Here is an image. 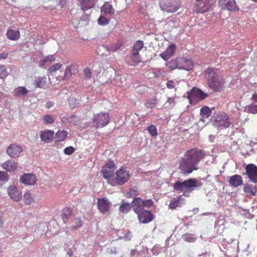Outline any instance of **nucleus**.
Here are the masks:
<instances>
[{
    "mask_svg": "<svg viewBox=\"0 0 257 257\" xmlns=\"http://www.w3.org/2000/svg\"><path fill=\"white\" fill-rule=\"evenodd\" d=\"M205 155L204 151L197 148L187 150L181 158L179 169L184 175L189 174L193 171L197 170V164Z\"/></svg>",
    "mask_w": 257,
    "mask_h": 257,
    "instance_id": "1",
    "label": "nucleus"
},
{
    "mask_svg": "<svg viewBox=\"0 0 257 257\" xmlns=\"http://www.w3.org/2000/svg\"><path fill=\"white\" fill-rule=\"evenodd\" d=\"M204 75L209 87L215 92H219L223 89L225 80L219 70L209 67L205 71Z\"/></svg>",
    "mask_w": 257,
    "mask_h": 257,
    "instance_id": "2",
    "label": "nucleus"
},
{
    "mask_svg": "<svg viewBox=\"0 0 257 257\" xmlns=\"http://www.w3.org/2000/svg\"><path fill=\"white\" fill-rule=\"evenodd\" d=\"M203 185L202 182L198 181L196 179L190 178L183 182L177 181L173 184L174 190L177 191H183V195L188 197L190 193Z\"/></svg>",
    "mask_w": 257,
    "mask_h": 257,
    "instance_id": "3",
    "label": "nucleus"
},
{
    "mask_svg": "<svg viewBox=\"0 0 257 257\" xmlns=\"http://www.w3.org/2000/svg\"><path fill=\"white\" fill-rule=\"evenodd\" d=\"M211 121L213 122L214 126L221 128L229 127L232 123L228 115L222 112L214 114Z\"/></svg>",
    "mask_w": 257,
    "mask_h": 257,
    "instance_id": "4",
    "label": "nucleus"
},
{
    "mask_svg": "<svg viewBox=\"0 0 257 257\" xmlns=\"http://www.w3.org/2000/svg\"><path fill=\"white\" fill-rule=\"evenodd\" d=\"M144 46V43L142 41H137L133 45L130 56L132 61L130 62V66H136L138 65L142 60L139 54V51L142 49Z\"/></svg>",
    "mask_w": 257,
    "mask_h": 257,
    "instance_id": "5",
    "label": "nucleus"
},
{
    "mask_svg": "<svg viewBox=\"0 0 257 257\" xmlns=\"http://www.w3.org/2000/svg\"><path fill=\"white\" fill-rule=\"evenodd\" d=\"M160 6L162 10L174 13L181 7L180 0H160Z\"/></svg>",
    "mask_w": 257,
    "mask_h": 257,
    "instance_id": "6",
    "label": "nucleus"
},
{
    "mask_svg": "<svg viewBox=\"0 0 257 257\" xmlns=\"http://www.w3.org/2000/svg\"><path fill=\"white\" fill-rule=\"evenodd\" d=\"M109 119L108 113H99L92 119L93 126L96 128L103 127L109 123Z\"/></svg>",
    "mask_w": 257,
    "mask_h": 257,
    "instance_id": "7",
    "label": "nucleus"
},
{
    "mask_svg": "<svg viewBox=\"0 0 257 257\" xmlns=\"http://www.w3.org/2000/svg\"><path fill=\"white\" fill-rule=\"evenodd\" d=\"M218 4L222 9L229 12H236L239 11L235 0H218Z\"/></svg>",
    "mask_w": 257,
    "mask_h": 257,
    "instance_id": "8",
    "label": "nucleus"
},
{
    "mask_svg": "<svg viewBox=\"0 0 257 257\" xmlns=\"http://www.w3.org/2000/svg\"><path fill=\"white\" fill-rule=\"evenodd\" d=\"M130 174L128 171L120 168L116 172V176L115 177V183L118 185H122L130 178Z\"/></svg>",
    "mask_w": 257,
    "mask_h": 257,
    "instance_id": "9",
    "label": "nucleus"
},
{
    "mask_svg": "<svg viewBox=\"0 0 257 257\" xmlns=\"http://www.w3.org/2000/svg\"><path fill=\"white\" fill-rule=\"evenodd\" d=\"M187 98L189 100L190 103L191 100L194 97H197L200 100L204 99L208 97V94L204 93L197 88L194 87L191 90L187 93Z\"/></svg>",
    "mask_w": 257,
    "mask_h": 257,
    "instance_id": "10",
    "label": "nucleus"
},
{
    "mask_svg": "<svg viewBox=\"0 0 257 257\" xmlns=\"http://www.w3.org/2000/svg\"><path fill=\"white\" fill-rule=\"evenodd\" d=\"M246 173L250 181L257 183V166L253 164L247 165L245 168Z\"/></svg>",
    "mask_w": 257,
    "mask_h": 257,
    "instance_id": "11",
    "label": "nucleus"
},
{
    "mask_svg": "<svg viewBox=\"0 0 257 257\" xmlns=\"http://www.w3.org/2000/svg\"><path fill=\"white\" fill-rule=\"evenodd\" d=\"M137 214L139 221L142 223H148L154 219L153 214L147 210H144Z\"/></svg>",
    "mask_w": 257,
    "mask_h": 257,
    "instance_id": "12",
    "label": "nucleus"
},
{
    "mask_svg": "<svg viewBox=\"0 0 257 257\" xmlns=\"http://www.w3.org/2000/svg\"><path fill=\"white\" fill-rule=\"evenodd\" d=\"M22 151V147L16 144H12L8 147L7 150V154L11 158L19 157Z\"/></svg>",
    "mask_w": 257,
    "mask_h": 257,
    "instance_id": "13",
    "label": "nucleus"
},
{
    "mask_svg": "<svg viewBox=\"0 0 257 257\" xmlns=\"http://www.w3.org/2000/svg\"><path fill=\"white\" fill-rule=\"evenodd\" d=\"M98 209L100 212L105 214L108 212L110 206V202L105 197L97 199Z\"/></svg>",
    "mask_w": 257,
    "mask_h": 257,
    "instance_id": "14",
    "label": "nucleus"
},
{
    "mask_svg": "<svg viewBox=\"0 0 257 257\" xmlns=\"http://www.w3.org/2000/svg\"><path fill=\"white\" fill-rule=\"evenodd\" d=\"M132 207L136 214L144 210V200L140 197H134L132 202Z\"/></svg>",
    "mask_w": 257,
    "mask_h": 257,
    "instance_id": "15",
    "label": "nucleus"
},
{
    "mask_svg": "<svg viewBox=\"0 0 257 257\" xmlns=\"http://www.w3.org/2000/svg\"><path fill=\"white\" fill-rule=\"evenodd\" d=\"M20 181L26 185H34L37 181V178L33 174L25 173L21 176Z\"/></svg>",
    "mask_w": 257,
    "mask_h": 257,
    "instance_id": "16",
    "label": "nucleus"
},
{
    "mask_svg": "<svg viewBox=\"0 0 257 257\" xmlns=\"http://www.w3.org/2000/svg\"><path fill=\"white\" fill-rule=\"evenodd\" d=\"M8 193L10 198L14 201L19 202L22 198L21 193L15 186H10L8 188Z\"/></svg>",
    "mask_w": 257,
    "mask_h": 257,
    "instance_id": "17",
    "label": "nucleus"
},
{
    "mask_svg": "<svg viewBox=\"0 0 257 257\" xmlns=\"http://www.w3.org/2000/svg\"><path fill=\"white\" fill-rule=\"evenodd\" d=\"M54 132L53 131L46 130L41 132L40 138L42 142L47 143L52 141L54 139Z\"/></svg>",
    "mask_w": 257,
    "mask_h": 257,
    "instance_id": "18",
    "label": "nucleus"
},
{
    "mask_svg": "<svg viewBox=\"0 0 257 257\" xmlns=\"http://www.w3.org/2000/svg\"><path fill=\"white\" fill-rule=\"evenodd\" d=\"M175 51L176 46L174 44H172L169 46L166 50L160 54V55L163 60L167 61L173 55Z\"/></svg>",
    "mask_w": 257,
    "mask_h": 257,
    "instance_id": "19",
    "label": "nucleus"
},
{
    "mask_svg": "<svg viewBox=\"0 0 257 257\" xmlns=\"http://www.w3.org/2000/svg\"><path fill=\"white\" fill-rule=\"evenodd\" d=\"M229 184L230 186L236 188L242 184V178L239 175H234L229 177Z\"/></svg>",
    "mask_w": 257,
    "mask_h": 257,
    "instance_id": "20",
    "label": "nucleus"
},
{
    "mask_svg": "<svg viewBox=\"0 0 257 257\" xmlns=\"http://www.w3.org/2000/svg\"><path fill=\"white\" fill-rule=\"evenodd\" d=\"M185 199L182 198V196H179L174 201H171L169 204V208L171 209H175L177 207L182 206L185 203Z\"/></svg>",
    "mask_w": 257,
    "mask_h": 257,
    "instance_id": "21",
    "label": "nucleus"
},
{
    "mask_svg": "<svg viewBox=\"0 0 257 257\" xmlns=\"http://www.w3.org/2000/svg\"><path fill=\"white\" fill-rule=\"evenodd\" d=\"M182 61V58H177L167 62L166 66L171 70H174L176 68L181 69V62Z\"/></svg>",
    "mask_w": 257,
    "mask_h": 257,
    "instance_id": "22",
    "label": "nucleus"
},
{
    "mask_svg": "<svg viewBox=\"0 0 257 257\" xmlns=\"http://www.w3.org/2000/svg\"><path fill=\"white\" fill-rule=\"evenodd\" d=\"M2 167L8 172H11L14 171L17 169L18 167V164L14 161L10 160L4 163L2 165Z\"/></svg>",
    "mask_w": 257,
    "mask_h": 257,
    "instance_id": "23",
    "label": "nucleus"
},
{
    "mask_svg": "<svg viewBox=\"0 0 257 257\" xmlns=\"http://www.w3.org/2000/svg\"><path fill=\"white\" fill-rule=\"evenodd\" d=\"M182 60L181 62V69L189 71L193 68L194 64L191 60L182 58Z\"/></svg>",
    "mask_w": 257,
    "mask_h": 257,
    "instance_id": "24",
    "label": "nucleus"
},
{
    "mask_svg": "<svg viewBox=\"0 0 257 257\" xmlns=\"http://www.w3.org/2000/svg\"><path fill=\"white\" fill-rule=\"evenodd\" d=\"M80 3L81 9L86 11L93 8L94 6L93 0H78Z\"/></svg>",
    "mask_w": 257,
    "mask_h": 257,
    "instance_id": "25",
    "label": "nucleus"
},
{
    "mask_svg": "<svg viewBox=\"0 0 257 257\" xmlns=\"http://www.w3.org/2000/svg\"><path fill=\"white\" fill-rule=\"evenodd\" d=\"M243 191L246 193L254 196L256 193V188L254 185L246 184L244 185Z\"/></svg>",
    "mask_w": 257,
    "mask_h": 257,
    "instance_id": "26",
    "label": "nucleus"
},
{
    "mask_svg": "<svg viewBox=\"0 0 257 257\" xmlns=\"http://www.w3.org/2000/svg\"><path fill=\"white\" fill-rule=\"evenodd\" d=\"M101 11L105 14H109L112 15L114 14V10L112 6L108 3H105L103 6L101 7Z\"/></svg>",
    "mask_w": 257,
    "mask_h": 257,
    "instance_id": "27",
    "label": "nucleus"
},
{
    "mask_svg": "<svg viewBox=\"0 0 257 257\" xmlns=\"http://www.w3.org/2000/svg\"><path fill=\"white\" fill-rule=\"evenodd\" d=\"M7 35L10 40H17L20 37V33L18 31L9 30L7 31Z\"/></svg>",
    "mask_w": 257,
    "mask_h": 257,
    "instance_id": "28",
    "label": "nucleus"
},
{
    "mask_svg": "<svg viewBox=\"0 0 257 257\" xmlns=\"http://www.w3.org/2000/svg\"><path fill=\"white\" fill-rule=\"evenodd\" d=\"M46 78L44 77H36L34 80V84L37 87L43 88L46 85Z\"/></svg>",
    "mask_w": 257,
    "mask_h": 257,
    "instance_id": "29",
    "label": "nucleus"
},
{
    "mask_svg": "<svg viewBox=\"0 0 257 257\" xmlns=\"http://www.w3.org/2000/svg\"><path fill=\"white\" fill-rule=\"evenodd\" d=\"M215 2V0H203V5L201 8V12L204 13L208 11Z\"/></svg>",
    "mask_w": 257,
    "mask_h": 257,
    "instance_id": "30",
    "label": "nucleus"
},
{
    "mask_svg": "<svg viewBox=\"0 0 257 257\" xmlns=\"http://www.w3.org/2000/svg\"><path fill=\"white\" fill-rule=\"evenodd\" d=\"M67 134L66 131H59L55 135V141L59 142L64 141L67 136Z\"/></svg>",
    "mask_w": 257,
    "mask_h": 257,
    "instance_id": "31",
    "label": "nucleus"
},
{
    "mask_svg": "<svg viewBox=\"0 0 257 257\" xmlns=\"http://www.w3.org/2000/svg\"><path fill=\"white\" fill-rule=\"evenodd\" d=\"M72 215V209L70 208H65L62 210L61 217L64 223L66 222V219L70 217Z\"/></svg>",
    "mask_w": 257,
    "mask_h": 257,
    "instance_id": "32",
    "label": "nucleus"
},
{
    "mask_svg": "<svg viewBox=\"0 0 257 257\" xmlns=\"http://www.w3.org/2000/svg\"><path fill=\"white\" fill-rule=\"evenodd\" d=\"M132 208V203L130 204L128 203L124 202L122 203L120 205L119 210L122 213H127L131 210Z\"/></svg>",
    "mask_w": 257,
    "mask_h": 257,
    "instance_id": "33",
    "label": "nucleus"
},
{
    "mask_svg": "<svg viewBox=\"0 0 257 257\" xmlns=\"http://www.w3.org/2000/svg\"><path fill=\"white\" fill-rule=\"evenodd\" d=\"M211 114V111L207 106H204L200 109V115L203 118H208Z\"/></svg>",
    "mask_w": 257,
    "mask_h": 257,
    "instance_id": "34",
    "label": "nucleus"
},
{
    "mask_svg": "<svg viewBox=\"0 0 257 257\" xmlns=\"http://www.w3.org/2000/svg\"><path fill=\"white\" fill-rule=\"evenodd\" d=\"M114 171L113 170L103 168L101 170L103 177L106 180H108L113 176Z\"/></svg>",
    "mask_w": 257,
    "mask_h": 257,
    "instance_id": "35",
    "label": "nucleus"
},
{
    "mask_svg": "<svg viewBox=\"0 0 257 257\" xmlns=\"http://www.w3.org/2000/svg\"><path fill=\"white\" fill-rule=\"evenodd\" d=\"M139 194L138 188L134 186L128 192L125 194V196L127 198L136 197Z\"/></svg>",
    "mask_w": 257,
    "mask_h": 257,
    "instance_id": "36",
    "label": "nucleus"
},
{
    "mask_svg": "<svg viewBox=\"0 0 257 257\" xmlns=\"http://www.w3.org/2000/svg\"><path fill=\"white\" fill-rule=\"evenodd\" d=\"M72 74H74L73 73L71 70V69L70 67L67 66L65 69V73H64V76L63 77L62 76H58V79L59 80H66L69 79Z\"/></svg>",
    "mask_w": 257,
    "mask_h": 257,
    "instance_id": "37",
    "label": "nucleus"
},
{
    "mask_svg": "<svg viewBox=\"0 0 257 257\" xmlns=\"http://www.w3.org/2000/svg\"><path fill=\"white\" fill-rule=\"evenodd\" d=\"M15 92L18 96L21 97L26 95L28 91L25 87H19L15 89Z\"/></svg>",
    "mask_w": 257,
    "mask_h": 257,
    "instance_id": "38",
    "label": "nucleus"
},
{
    "mask_svg": "<svg viewBox=\"0 0 257 257\" xmlns=\"http://www.w3.org/2000/svg\"><path fill=\"white\" fill-rule=\"evenodd\" d=\"M147 131L152 137H156L158 135V132L155 125L151 124L147 128Z\"/></svg>",
    "mask_w": 257,
    "mask_h": 257,
    "instance_id": "39",
    "label": "nucleus"
},
{
    "mask_svg": "<svg viewBox=\"0 0 257 257\" xmlns=\"http://www.w3.org/2000/svg\"><path fill=\"white\" fill-rule=\"evenodd\" d=\"M25 202L27 205H30L34 202V199L31 194L29 192H26L24 195Z\"/></svg>",
    "mask_w": 257,
    "mask_h": 257,
    "instance_id": "40",
    "label": "nucleus"
},
{
    "mask_svg": "<svg viewBox=\"0 0 257 257\" xmlns=\"http://www.w3.org/2000/svg\"><path fill=\"white\" fill-rule=\"evenodd\" d=\"M9 72L6 66L0 65V79H5L8 76Z\"/></svg>",
    "mask_w": 257,
    "mask_h": 257,
    "instance_id": "41",
    "label": "nucleus"
},
{
    "mask_svg": "<svg viewBox=\"0 0 257 257\" xmlns=\"http://www.w3.org/2000/svg\"><path fill=\"white\" fill-rule=\"evenodd\" d=\"M61 67V65L59 63H56L51 66L49 69L48 71L51 75H53L56 71L59 70Z\"/></svg>",
    "mask_w": 257,
    "mask_h": 257,
    "instance_id": "42",
    "label": "nucleus"
},
{
    "mask_svg": "<svg viewBox=\"0 0 257 257\" xmlns=\"http://www.w3.org/2000/svg\"><path fill=\"white\" fill-rule=\"evenodd\" d=\"M45 124H51L54 122V119L51 115L46 114L43 116Z\"/></svg>",
    "mask_w": 257,
    "mask_h": 257,
    "instance_id": "43",
    "label": "nucleus"
},
{
    "mask_svg": "<svg viewBox=\"0 0 257 257\" xmlns=\"http://www.w3.org/2000/svg\"><path fill=\"white\" fill-rule=\"evenodd\" d=\"M122 44L120 43L111 44L109 46V50L112 51H117L120 49Z\"/></svg>",
    "mask_w": 257,
    "mask_h": 257,
    "instance_id": "44",
    "label": "nucleus"
},
{
    "mask_svg": "<svg viewBox=\"0 0 257 257\" xmlns=\"http://www.w3.org/2000/svg\"><path fill=\"white\" fill-rule=\"evenodd\" d=\"M103 168L105 169H109L113 171L116 169L115 165L112 161H109L108 163H106Z\"/></svg>",
    "mask_w": 257,
    "mask_h": 257,
    "instance_id": "45",
    "label": "nucleus"
},
{
    "mask_svg": "<svg viewBox=\"0 0 257 257\" xmlns=\"http://www.w3.org/2000/svg\"><path fill=\"white\" fill-rule=\"evenodd\" d=\"M9 180V176L7 172L0 171V182H6Z\"/></svg>",
    "mask_w": 257,
    "mask_h": 257,
    "instance_id": "46",
    "label": "nucleus"
},
{
    "mask_svg": "<svg viewBox=\"0 0 257 257\" xmlns=\"http://www.w3.org/2000/svg\"><path fill=\"white\" fill-rule=\"evenodd\" d=\"M247 110L248 112L251 113H257V105L251 104L248 105L247 107Z\"/></svg>",
    "mask_w": 257,
    "mask_h": 257,
    "instance_id": "47",
    "label": "nucleus"
},
{
    "mask_svg": "<svg viewBox=\"0 0 257 257\" xmlns=\"http://www.w3.org/2000/svg\"><path fill=\"white\" fill-rule=\"evenodd\" d=\"M132 237V233L130 230H127L125 233H124L123 236H120V239L123 238L126 241H130Z\"/></svg>",
    "mask_w": 257,
    "mask_h": 257,
    "instance_id": "48",
    "label": "nucleus"
},
{
    "mask_svg": "<svg viewBox=\"0 0 257 257\" xmlns=\"http://www.w3.org/2000/svg\"><path fill=\"white\" fill-rule=\"evenodd\" d=\"M109 23V20L103 16H100L98 19V23L100 25H106Z\"/></svg>",
    "mask_w": 257,
    "mask_h": 257,
    "instance_id": "49",
    "label": "nucleus"
},
{
    "mask_svg": "<svg viewBox=\"0 0 257 257\" xmlns=\"http://www.w3.org/2000/svg\"><path fill=\"white\" fill-rule=\"evenodd\" d=\"M74 151L75 149L72 146L66 147L64 150V154L67 155H72L74 152Z\"/></svg>",
    "mask_w": 257,
    "mask_h": 257,
    "instance_id": "50",
    "label": "nucleus"
},
{
    "mask_svg": "<svg viewBox=\"0 0 257 257\" xmlns=\"http://www.w3.org/2000/svg\"><path fill=\"white\" fill-rule=\"evenodd\" d=\"M165 104L166 105V107H173L175 104L174 99L173 98L169 97Z\"/></svg>",
    "mask_w": 257,
    "mask_h": 257,
    "instance_id": "51",
    "label": "nucleus"
},
{
    "mask_svg": "<svg viewBox=\"0 0 257 257\" xmlns=\"http://www.w3.org/2000/svg\"><path fill=\"white\" fill-rule=\"evenodd\" d=\"M156 100L157 99L156 98L151 99L150 101L146 103V107L149 108H153L156 104Z\"/></svg>",
    "mask_w": 257,
    "mask_h": 257,
    "instance_id": "52",
    "label": "nucleus"
},
{
    "mask_svg": "<svg viewBox=\"0 0 257 257\" xmlns=\"http://www.w3.org/2000/svg\"><path fill=\"white\" fill-rule=\"evenodd\" d=\"M154 202L152 199H147L144 200V206L145 207H150L153 206Z\"/></svg>",
    "mask_w": 257,
    "mask_h": 257,
    "instance_id": "53",
    "label": "nucleus"
},
{
    "mask_svg": "<svg viewBox=\"0 0 257 257\" xmlns=\"http://www.w3.org/2000/svg\"><path fill=\"white\" fill-rule=\"evenodd\" d=\"M167 87L169 89L174 88L175 86V84L174 81L169 80L166 83Z\"/></svg>",
    "mask_w": 257,
    "mask_h": 257,
    "instance_id": "54",
    "label": "nucleus"
},
{
    "mask_svg": "<svg viewBox=\"0 0 257 257\" xmlns=\"http://www.w3.org/2000/svg\"><path fill=\"white\" fill-rule=\"evenodd\" d=\"M75 220L76 225L74 227L75 229L78 228L82 225V221L81 220L80 218H77Z\"/></svg>",
    "mask_w": 257,
    "mask_h": 257,
    "instance_id": "55",
    "label": "nucleus"
},
{
    "mask_svg": "<svg viewBox=\"0 0 257 257\" xmlns=\"http://www.w3.org/2000/svg\"><path fill=\"white\" fill-rule=\"evenodd\" d=\"M84 73L87 78H90L91 76V72L89 68H85L84 70Z\"/></svg>",
    "mask_w": 257,
    "mask_h": 257,
    "instance_id": "56",
    "label": "nucleus"
},
{
    "mask_svg": "<svg viewBox=\"0 0 257 257\" xmlns=\"http://www.w3.org/2000/svg\"><path fill=\"white\" fill-rule=\"evenodd\" d=\"M71 69V70L73 73V74H76L78 72V66L76 65H71L70 66H68Z\"/></svg>",
    "mask_w": 257,
    "mask_h": 257,
    "instance_id": "57",
    "label": "nucleus"
},
{
    "mask_svg": "<svg viewBox=\"0 0 257 257\" xmlns=\"http://www.w3.org/2000/svg\"><path fill=\"white\" fill-rule=\"evenodd\" d=\"M45 59L46 62L54 61L55 60V58L54 55L47 56L45 58Z\"/></svg>",
    "mask_w": 257,
    "mask_h": 257,
    "instance_id": "58",
    "label": "nucleus"
},
{
    "mask_svg": "<svg viewBox=\"0 0 257 257\" xmlns=\"http://www.w3.org/2000/svg\"><path fill=\"white\" fill-rule=\"evenodd\" d=\"M8 56V54L7 53H0V60L6 59Z\"/></svg>",
    "mask_w": 257,
    "mask_h": 257,
    "instance_id": "59",
    "label": "nucleus"
},
{
    "mask_svg": "<svg viewBox=\"0 0 257 257\" xmlns=\"http://www.w3.org/2000/svg\"><path fill=\"white\" fill-rule=\"evenodd\" d=\"M46 62L45 59H41L39 61V66L41 67L44 66L45 63Z\"/></svg>",
    "mask_w": 257,
    "mask_h": 257,
    "instance_id": "60",
    "label": "nucleus"
},
{
    "mask_svg": "<svg viewBox=\"0 0 257 257\" xmlns=\"http://www.w3.org/2000/svg\"><path fill=\"white\" fill-rule=\"evenodd\" d=\"M66 4V1L65 0H59V5L62 8Z\"/></svg>",
    "mask_w": 257,
    "mask_h": 257,
    "instance_id": "61",
    "label": "nucleus"
},
{
    "mask_svg": "<svg viewBox=\"0 0 257 257\" xmlns=\"http://www.w3.org/2000/svg\"><path fill=\"white\" fill-rule=\"evenodd\" d=\"M252 99L255 101L257 102V94L254 93L252 95Z\"/></svg>",
    "mask_w": 257,
    "mask_h": 257,
    "instance_id": "62",
    "label": "nucleus"
},
{
    "mask_svg": "<svg viewBox=\"0 0 257 257\" xmlns=\"http://www.w3.org/2000/svg\"><path fill=\"white\" fill-rule=\"evenodd\" d=\"M73 254V251L71 249H69L67 252V254H68L70 257H71Z\"/></svg>",
    "mask_w": 257,
    "mask_h": 257,
    "instance_id": "63",
    "label": "nucleus"
},
{
    "mask_svg": "<svg viewBox=\"0 0 257 257\" xmlns=\"http://www.w3.org/2000/svg\"><path fill=\"white\" fill-rule=\"evenodd\" d=\"M3 226V221L2 219L0 218V227H1Z\"/></svg>",
    "mask_w": 257,
    "mask_h": 257,
    "instance_id": "64",
    "label": "nucleus"
}]
</instances>
